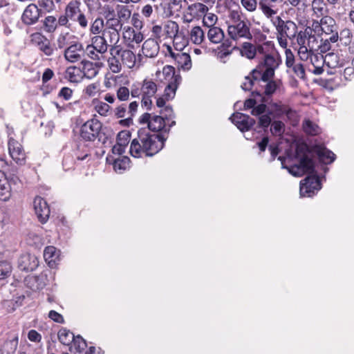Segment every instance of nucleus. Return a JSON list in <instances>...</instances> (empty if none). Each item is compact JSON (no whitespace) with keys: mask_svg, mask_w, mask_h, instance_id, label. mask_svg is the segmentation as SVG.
<instances>
[{"mask_svg":"<svg viewBox=\"0 0 354 354\" xmlns=\"http://www.w3.org/2000/svg\"><path fill=\"white\" fill-rule=\"evenodd\" d=\"M166 140L162 135L151 134L148 129L142 128L131 142L130 153L135 158H140L142 154L153 156L164 147Z\"/></svg>","mask_w":354,"mask_h":354,"instance_id":"obj_1","label":"nucleus"},{"mask_svg":"<svg viewBox=\"0 0 354 354\" xmlns=\"http://www.w3.org/2000/svg\"><path fill=\"white\" fill-rule=\"evenodd\" d=\"M250 109L251 115L258 117V127L266 130L272 122V112L267 111L265 97L261 92L252 91L250 97L245 100L243 110Z\"/></svg>","mask_w":354,"mask_h":354,"instance_id":"obj_2","label":"nucleus"},{"mask_svg":"<svg viewBox=\"0 0 354 354\" xmlns=\"http://www.w3.org/2000/svg\"><path fill=\"white\" fill-rule=\"evenodd\" d=\"M295 158L299 161L297 165L290 167L283 165L284 158L279 156L278 159L281 162L282 168H286L294 176H301L305 173L314 171V160L312 158L311 150L307 144L302 142L297 145Z\"/></svg>","mask_w":354,"mask_h":354,"instance_id":"obj_3","label":"nucleus"},{"mask_svg":"<svg viewBox=\"0 0 354 354\" xmlns=\"http://www.w3.org/2000/svg\"><path fill=\"white\" fill-rule=\"evenodd\" d=\"M102 124L96 118L86 121L80 129V136L85 141H94L97 138L99 142L104 144L107 137L102 132Z\"/></svg>","mask_w":354,"mask_h":354,"instance_id":"obj_4","label":"nucleus"},{"mask_svg":"<svg viewBox=\"0 0 354 354\" xmlns=\"http://www.w3.org/2000/svg\"><path fill=\"white\" fill-rule=\"evenodd\" d=\"M140 124H147L148 130L153 132H165L169 133L170 129L176 125V121L172 120L170 123H167L164 118L160 115L151 114L145 113L138 120Z\"/></svg>","mask_w":354,"mask_h":354,"instance_id":"obj_5","label":"nucleus"},{"mask_svg":"<svg viewBox=\"0 0 354 354\" xmlns=\"http://www.w3.org/2000/svg\"><path fill=\"white\" fill-rule=\"evenodd\" d=\"M81 3L77 0L71 1L66 6L64 12L70 20L78 23L82 28L88 26V20L84 13L80 10Z\"/></svg>","mask_w":354,"mask_h":354,"instance_id":"obj_6","label":"nucleus"},{"mask_svg":"<svg viewBox=\"0 0 354 354\" xmlns=\"http://www.w3.org/2000/svg\"><path fill=\"white\" fill-rule=\"evenodd\" d=\"M138 107V103L136 101L131 102L128 108L126 104H122L115 109V116L117 118H124L120 121V124L123 126L129 127L133 123L132 118L137 112Z\"/></svg>","mask_w":354,"mask_h":354,"instance_id":"obj_7","label":"nucleus"},{"mask_svg":"<svg viewBox=\"0 0 354 354\" xmlns=\"http://www.w3.org/2000/svg\"><path fill=\"white\" fill-rule=\"evenodd\" d=\"M271 21L278 35L282 37L287 36L290 39L297 35L298 28L295 22L290 20L284 21L279 16L273 18Z\"/></svg>","mask_w":354,"mask_h":354,"instance_id":"obj_8","label":"nucleus"},{"mask_svg":"<svg viewBox=\"0 0 354 354\" xmlns=\"http://www.w3.org/2000/svg\"><path fill=\"white\" fill-rule=\"evenodd\" d=\"M308 176L300 183V195L301 196H311L321 189V182L317 176L315 169L313 173H308Z\"/></svg>","mask_w":354,"mask_h":354,"instance_id":"obj_9","label":"nucleus"},{"mask_svg":"<svg viewBox=\"0 0 354 354\" xmlns=\"http://www.w3.org/2000/svg\"><path fill=\"white\" fill-rule=\"evenodd\" d=\"M227 33L230 37L234 41L240 39H251L252 38L250 24L248 21L230 24L227 27Z\"/></svg>","mask_w":354,"mask_h":354,"instance_id":"obj_10","label":"nucleus"},{"mask_svg":"<svg viewBox=\"0 0 354 354\" xmlns=\"http://www.w3.org/2000/svg\"><path fill=\"white\" fill-rule=\"evenodd\" d=\"M30 42L37 46L40 52L46 56L53 55L56 48L50 41L40 32H34L30 35Z\"/></svg>","mask_w":354,"mask_h":354,"instance_id":"obj_11","label":"nucleus"},{"mask_svg":"<svg viewBox=\"0 0 354 354\" xmlns=\"http://www.w3.org/2000/svg\"><path fill=\"white\" fill-rule=\"evenodd\" d=\"M265 69L261 65H259L256 68L253 69L248 75L245 77V80L241 84V88L244 91H250L255 82H268L271 80V77H264Z\"/></svg>","mask_w":354,"mask_h":354,"instance_id":"obj_12","label":"nucleus"},{"mask_svg":"<svg viewBox=\"0 0 354 354\" xmlns=\"http://www.w3.org/2000/svg\"><path fill=\"white\" fill-rule=\"evenodd\" d=\"M142 99L141 101L142 106L147 110L151 109L152 105L151 97L157 92V85L152 80H145L141 86Z\"/></svg>","mask_w":354,"mask_h":354,"instance_id":"obj_13","label":"nucleus"},{"mask_svg":"<svg viewBox=\"0 0 354 354\" xmlns=\"http://www.w3.org/2000/svg\"><path fill=\"white\" fill-rule=\"evenodd\" d=\"M320 27L322 33L325 37L330 35L331 41H337L339 39L337 26L333 18L329 16H324L321 19Z\"/></svg>","mask_w":354,"mask_h":354,"instance_id":"obj_14","label":"nucleus"},{"mask_svg":"<svg viewBox=\"0 0 354 354\" xmlns=\"http://www.w3.org/2000/svg\"><path fill=\"white\" fill-rule=\"evenodd\" d=\"M232 123L242 132L250 130L256 124V120L247 114L236 112L230 117Z\"/></svg>","mask_w":354,"mask_h":354,"instance_id":"obj_15","label":"nucleus"},{"mask_svg":"<svg viewBox=\"0 0 354 354\" xmlns=\"http://www.w3.org/2000/svg\"><path fill=\"white\" fill-rule=\"evenodd\" d=\"M8 150L17 164L24 165L26 163V156L22 145L12 138H10L8 141Z\"/></svg>","mask_w":354,"mask_h":354,"instance_id":"obj_16","label":"nucleus"},{"mask_svg":"<svg viewBox=\"0 0 354 354\" xmlns=\"http://www.w3.org/2000/svg\"><path fill=\"white\" fill-rule=\"evenodd\" d=\"M110 54L118 55L120 57L121 62L122 64L127 66L128 68H131L136 64V55L133 51L128 49H122L120 46H114L109 49Z\"/></svg>","mask_w":354,"mask_h":354,"instance_id":"obj_17","label":"nucleus"},{"mask_svg":"<svg viewBox=\"0 0 354 354\" xmlns=\"http://www.w3.org/2000/svg\"><path fill=\"white\" fill-rule=\"evenodd\" d=\"M41 10L35 3L29 4L21 15L22 22L28 26L36 24L41 16Z\"/></svg>","mask_w":354,"mask_h":354,"instance_id":"obj_18","label":"nucleus"},{"mask_svg":"<svg viewBox=\"0 0 354 354\" xmlns=\"http://www.w3.org/2000/svg\"><path fill=\"white\" fill-rule=\"evenodd\" d=\"M33 207L38 220L41 223H45L50 216V208L47 202L41 197L37 196L33 201Z\"/></svg>","mask_w":354,"mask_h":354,"instance_id":"obj_19","label":"nucleus"},{"mask_svg":"<svg viewBox=\"0 0 354 354\" xmlns=\"http://www.w3.org/2000/svg\"><path fill=\"white\" fill-rule=\"evenodd\" d=\"M82 53V44L80 42H75L65 48L64 56L68 62L75 63L81 59Z\"/></svg>","mask_w":354,"mask_h":354,"instance_id":"obj_20","label":"nucleus"},{"mask_svg":"<svg viewBox=\"0 0 354 354\" xmlns=\"http://www.w3.org/2000/svg\"><path fill=\"white\" fill-rule=\"evenodd\" d=\"M39 266V261L35 255L30 254H22L18 262V266L20 270L26 272H32Z\"/></svg>","mask_w":354,"mask_h":354,"instance_id":"obj_21","label":"nucleus"},{"mask_svg":"<svg viewBox=\"0 0 354 354\" xmlns=\"http://www.w3.org/2000/svg\"><path fill=\"white\" fill-rule=\"evenodd\" d=\"M265 69L264 77H271L274 75V71L279 66V60L273 55H265L263 62L259 64Z\"/></svg>","mask_w":354,"mask_h":354,"instance_id":"obj_22","label":"nucleus"},{"mask_svg":"<svg viewBox=\"0 0 354 354\" xmlns=\"http://www.w3.org/2000/svg\"><path fill=\"white\" fill-rule=\"evenodd\" d=\"M319 160L324 164H330L335 159V154L324 146L317 145L313 149Z\"/></svg>","mask_w":354,"mask_h":354,"instance_id":"obj_23","label":"nucleus"},{"mask_svg":"<svg viewBox=\"0 0 354 354\" xmlns=\"http://www.w3.org/2000/svg\"><path fill=\"white\" fill-rule=\"evenodd\" d=\"M159 44L155 39H148L142 44V52L145 57H155L159 52Z\"/></svg>","mask_w":354,"mask_h":354,"instance_id":"obj_24","label":"nucleus"},{"mask_svg":"<svg viewBox=\"0 0 354 354\" xmlns=\"http://www.w3.org/2000/svg\"><path fill=\"white\" fill-rule=\"evenodd\" d=\"M81 71L83 78L87 79L94 78L99 73L97 64L88 60H83L81 62Z\"/></svg>","mask_w":354,"mask_h":354,"instance_id":"obj_25","label":"nucleus"},{"mask_svg":"<svg viewBox=\"0 0 354 354\" xmlns=\"http://www.w3.org/2000/svg\"><path fill=\"white\" fill-rule=\"evenodd\" d=\"M94 48L100 53L101 55L106 53L108 50H109L110 44L102 35H95L91 38V44Z\"/></svg>","mask_w":354,"mask_h":354,"instance_id":"obj_26","label":"nucleus"},{"mask_svg":"<svg viewBox=\"0 0 354 354\" xmlns=\"http://www.w3.org/2000/svg\"><path fill=\"white\" fill-rule=\"evenodd\" d=\"M123 37L124 40L129 42H135L136 44H140L144 39L143 34L140 31L136 30L130 26H125L124 28Z\"/></svg>","mask_w":354,"mask_h":354,"instance_id":"obj_27","label":"nucleus"},{"mask_svg":"<svg viewBox=\"0 0 354 354\" xmlns=\"http://www.w3.org/2000/svg\"><path fill=\"white\" fill-rule=\"evenodd\" d=\"M44 257L50 267H54L59 261V250L54 246H47L44 251Z\"/></svg>","mask_w":354,"mask_h":354,"instance_id":"obj_28","label":"nucleus"},{"mask_svg":"<svg viewBox=\"0 0 354 354\" xmlns=\"http://www.w3.org/2000/svg\"><path fill=\"white\" fill-rule=\"evenodd\" d=\"M65 78L72 83H78L83 80L81 67L68 66L65 71Z\"/></svg>","mask_w":354,"mask_h":354,"instance_id":"obj_29","label":"nucleus"},{"mask_svg":"<svg viewBox=\"0 0 354 354\" xmlns=\"http://www.w3.org/2000/svg\"><path fill=\"white\" fill-rule=\"evenodd\" d=\"M315 41L316 37L314 35H310L308 36V43L307 44V46H303L299 48L298 55L302 61L308 60L310 58L311 55H314L313 53L314 46H311L310 43Z\"/></svg>","mask_w":354,"mask_h":354,"instance_id":"obj_30","label":"nucleus"},{"mask_svg":"<svg viewBox=\"0 0 354 354\" xmlns=\"http://www.w3.org/2000/svg\"><path fill=\"white\" fill-rule=\"evenodd\" d=\"M120 32L119 31H115L113 29H110L108 28H104L102 36L104 37V38H106V41H108V43L110 44V48L113 46H119L120 45H117V44L120 41Z\"/></svg>","mask_w":354,"mask_h":354,"instance_id":"obj_31","label":"nucleus"},{"mask_svg":"<svg viewBox=\"0 0 354 354\" xmlns=\"http://www.w3.org/2000/svg\"><path fill=\"white\" fill-rule=\"evenodd\" d=\"M310 62L314 67V69L310 71L315 75H321L324 72L323 66L325 64L324 56L322 55H311Z\"/></svg>","mask_w":354,"mask_h":354,"instance_id":"obj_32","label":"nucleus"},{"mask_svg":"<svg viewBox=\"0 0 354 354\" xmlns=\"http://www.w3.org/2000/svg\"><path fill=\"white\" fill-rule=\"evenodd\" d=\"M224 32L218 27H211L207 32V37L213 44H218L224 39Z\"/></svg>","mask_w":354,"mask_h":354,"instance_id":"obj_33","label":"nucleus"},{"mask_svg":"<svg viewBox=\"0 0 354 354\" xmlns=\"http://www.w3.org/2000/svg\"><path fill=\"white\" fill-rule=\"evenodd\" d=\"M59 341L64 345L69 346L71 344L75 335L66 328H61L57 333Z\"/></svg>","mask_w":354,"mask_h":354,"instance_id":"obj_34","label":"nucleus"},{"mask_svg":"<svg viewBox=\"0 0 354 354\" xmlns=\"http://www.w3.org/2000/svg\"><path fill=\"white\" fill-rule=\"evenodd\" d=\"M304 131L310 136H317L321 133L319 127L310 120H305L302 124Z\"/></svg>","mask_w":354,"mask_h":354,"instance_id":"obj_35","label":"nucleus"},{"mask_svg":"<svg viewBox=\"0 0 354 354\" xmlns=\"http://www.w3.org/2000/svg\"><path fill=\"white\" fill-rule=\"evenodd\" d=\"M270 106L272 109V116L274 118H280L285 115L289 105L279 102L271 103Z\"/></svg>","mask_w":354,"mask_h":354,"instance_id":"obj_36","label":"nucleus"},{"mask_svg":"<svg viewBox=\"0 0 354 354\" xmlns=\"http://www.w3.org/2000/svg\"><path fill=\"white\" fill-rule=\"evenodd\" d=\"M71 344L72 345L70 347V351H75L79 354H80L87 347L86 340L84 339L80 335L75 337Z\"/></svg>","mask_w":354,"mask_h":354,"instance_id":"obj_37","label":"nucleus"},{"mask_svg":"<svg viewBox=\"0 0 354 354\" xmlns=\"http://www.w3.org/2000/svg\"><path fill=\"white\" fill-rule=\"evenodd\" d=\"M131 15V10L124 5H117L116 6V17L124 24L127 21Z\"/></svg>","mask_w":354,"mask_h":354,"instance_id":"obj_38","label":"nucleus"},{"mask_svg":"<svg viewBox=\"0 0 354 354\" xmlns=\"http://www.w3.org/2000/svg\"><path fill=\"white\" fill-rule=\"evenodd\" d=\"M162 73L165 76V80L167 81L168 83L169 82H173L176 79V82H180V75L178 74H176L175 68L171 66L167 65L164 66L162 69Z\"/></svg>","mask_w":354,"mask_h":354,"instance_id":"obj_39","label":"nucleus"},{"mask_svg":"<svg viewBox=\"0 0 354 354\" xmlns=\"http://www.w3.org/2000/svg\"><path fill=\"white\" fill-rule=\"evenodd\" d=\"M205 39V33L200 26H194L190 32V39L195 44H201Z\"/></svg>","mask_w":354,"mask_h":354,"instance_id":"obj_40","label":"nucleus"},{"mask_svg":"<svg viewBox=\"0 0 354 354\" xmlns=\"http://www.w3.org/2000/svg\"><path fill=\"white\" fill-rule=\"evenodd\" d=\"M168 50H169L171 55L174 57L178 62L180 63L184 62V64L182 65L183 68L189 69L191 67V59L188 54L183 53L175 55V53L171 51V48L170 46H168Z\"/></svg>","mask_w":354,"mask_h":354,"instance_id":"obj_41","label":"nucleus"},{"mask_svg":"<svg viewBox=\"0 0 354 354\" xmlns=\"http://www.w3.org/2000/svg\"><path fill=\"white\" fill-rule=\"evenodd\" d=\"M178 24L174 21H169L164 26V32L167 37L175 38L178 32Z\"/></svg>","mask_w":354,"mask_h":354,"instance_id":"obj_42","label":"nucleus"},{"mask_svg":"<svg viewBox=\"0 0 354 354\" xmlns=\"http://www.w3.org/2000/svg\"><path fill=\"white\" fill-rule=\"evenodd\" d=\"M187 9L199 16L205 15L209 10L208 7L204 3L198 1L188 6Z\"/></svg>","mask_w":354,"mask_h":354,"instance_id":"obj_43","label":"nucleus"},{"mask_svg":"<svg viewBox=\"0 0 354 354\" xmlns=\"http://www.w3.org/2000/svg\"><path fill=\"white\" fill-rule=\"evenodd\" d=\"M99 13L105 21L107 19L116 17V8L115 9L113 6L110 4H104L100 8Z\"/></svg>","mask_w":354,"mask_h":354,"instance_id":"obj_44","label":"nucleus"},{"mask_svg":"<svg viewBox=\"0 0 354 354\" xmlns=\"http://www.w3.org/2000/svg\"><path fill=\"white\" fill-rule=\"evenodd\" d=\"M241 54L248 59H253L257 54L256 46L251 43L244 42L241 49Z\"/></svg>","mask_w":354,"mask_h":354,"instance_id":"obj_45","label":"nucleus"},{"mask_svg":"<svg viewBox=\"0 0 354 354\" xmlns=\"http://www.w3.org/2000/svg\"><path fill=\"white\" fill-rule=\"evenodd\" d=\"M180 82H176V79L173 82L167 83L165 88L163 96L166 100H170L173 99L176 95V91Z\"/></svg>","mask_w":354,"mask_h":354,"instance_id":"obj_46","label":"nucleus"},{"mask_svg":"<svg viewBox=\"0 0 354 354\" xmlns=\"http://www.w3.org/2000/svg\"><path fill=\"white\" fill-rule=\"evenodd\" d=\"M130 159L127 156H123L113 162V169L115 171L122 173L129 166Z\"/></svg>","mask_w":354,"mask_h":354,"instance_id":"obj_47","label":"nucleus"},{"mask_svg":"<svg viewBox=\"0 0 354 354\" xmlns=\"http://www.w3.org/2000/svg\"><path fill=\"white\" fill-rule=\"evenodd\" d=\"M111 57L108 59L107 62L109 69L114 73H118L122 70V64L117 57L118 55L110 54Z\"/></svg>","mask_w":354,"mask_h":354,"instance_id":"obj_48","label":"nucleus"},{"mask_svg":"<svg viewBox=\"0 0 354 354\" xmlns=\"http://www.w3.org/2000/svg\"><path fill=\"white\" fill-rule=\"evenodd\" d=\"M105 28L104 20L102 17L96 18L90 27V32L95 35H98Z\"/></svg>","mask_w":354,"mask_h":354,"instance_id":"obj_49","label":"nucleus"},{"mask_svg":"<svg viewBox=\"0 0 354 354\" xmlns=\"http://www.w3.org/2000/svg\"><path fill=\"white\" fill-rule=\"evenodd\" d=\"M324 64L330 68H335L341 66L338 56L333 53H329L324 57Z\"/></svg>","mask_w":354,"mask_h":354,"instance_id":"obj_50","label":"nucleus"},{"mask_svg":"<svg viewBox=\"0 0 354 354\" xmlns=\"http://www.w3.org/2000/svg\"><path fill=\"white\" fill-rule=\"evenodd\" d=\"M94 109L102 116H106L111 109V106L106 102L93 100Z\"/></svg>","mask_w":354,"mask_h":354,"instance_id":"obj_51","label":"nucleus"},{"mask_svg":"<svg viewBox=\"0 0 354 354\" xmlns=\"http://www.w3.org/2000/svg\"><path fill=\"white\" fill-rule=\"evenodd\" d=\"M270 126V131L273 136H280L284 133L285 124L280 120H274Z\"/></svg>","mask_w":354,"mask_h":354,"instance_id":"obj_52","label":"nucleus"},{"mask_svg":"<svg viewBox=\"0 0 354 354\" xmlns=\"http://www.w3.org/2000/svg\"><path fill=\"white\" fill-rule=\"evenodd\" d=\"M44 26L46 32H53L57 26V19L53 16H48L44 21Z\"/></svg>","mask_w":354,"mask_h":354,"instance_id":"obj_53","label":"nucleus"},{"mask_svg":"<svg viewBox=\"0 0 354 354\" xmlns=\"http://www.w3.org/2000/svg\"><path fill=\"white\" fill-rule=\"evenodd\" d=\"M159 115L162 116L167 123H170L171 121L174 120L175 115L170 105L165 106L164 108L160 109Z\"/></svg>","mask_w":354,"mask_h":354,"instance_id":"obj_54","label":"nucleus"},{"mask_svg":"<svg viewBox=\"0 0 354 354\" xmlns=\"http://www.w3.org/2000/svg\"><path fill=\"white\" fill-rule=\"evenodd\" d=\"M105 28L113 29L115 31L120 32L122 29L123 23L116 17H112L111 19H107L104 21Z\"/></svg>","mask_w":354,"mask_h":354,"instance_id":"obj_55","label":"nucleus"},{"mask_svg":"<svg viewBox=\"0 0 354 354\" xmlns=\"http://www.w3.org/2000/svg\"><path fill=\"white\" fill-rule=\"evenodd\" d=\"M284 115L286 116L287 119L293 126L297 125L299 121V117L297 112L295 109H292L290 106L286 110Z\"/></svg>","mask_w":354,"mask_h":354,"instance_id":"obj_56","label":"nucleus"},{"mask_svg":"<svg viewBox=\"0 0 354 354\" xmlns=\"http://www.w3.org/2000/svg\"><path fill=\"white\" fill-rule=\"evenodd\" d=\"M130 138L131 133L129 131H122L117 136V143L126 147L129 142Z\"/></svg>","mask_w":354,"mask_h":354,"instance_id":"obj_57","label":"nucleus"},{"mask_svg":"<svg viewBox=\"0 0 354 354\" xmlns=\"http://www.w3.org/2000/svg\"><path fill=\"white\" fill-rule=\"evenodd\" d=\"M266 82V84L265 85V90L263 92V93L266 95H272L279 86V83L274 80H269L268 82Z\"/></svg>","mask_w":354,"mask_h":354,"instance_id":"obj_58","label":"nucleus"},{"mask_svg":"<svg viewBox=\"0 0 354 354\" xmlns=\"http://www.w3.org/2000/svg\"><path fill=\"white\" fill-rule=\"evenodd\" d=\"M12 270V266L10 263L7 261L0 262V279L8 277Z\"/></svg>","mask_w":354,"mask_h":354,"instance_id":"obj_59","label":"nucleus"},{"mask_svg":"<svg viewBox=\"0 0 354 354\" xmlns=\"http://www.w3.org/2000/svg\"><path fill=\"white\" fill-rule=\"evenodd\" d=\"M321 41V44L318 46V48L322 53H325L329 51L332 48L331 44L337 42L331 41L330 40V35L326 36L325 38H322Z\"/></svg>","mask_w":354,"mask_h":354,"instance_id":"obj_60","label":"nucleus"},{"mask_svg":"<svg viewBox=\"0 0 354 354\" xmlns=\"http://www.w3.org/2000/svg\"><path fill=\"white\" fill-rule=\"evenodd\" d=\"M312 6L314 12L317 16H322L324 15L326 6L324 3V0H313Z\"/></svg>","mask_w":354,"mask_h":354,"instance_id":"obj_61","label":"nucleus"},{"mask_svg":"<svg viewBox=\"0 0 354 354\" xmlns=\"http://www.w3.org/2000/svg\"><path fill=\"white\" fill-rule=\"evenodd\" d=\"M117 98L120 101H127L129 98L130 91L126 86H120L116 91Z\"/></svg>","mask_w":354,"mask_h":354,"instance_id":"obj_62","label":"nucleus"},{"mask_svg":"<svg viewBox=\"0 0 354 354\" xmlns=\"http://www.w3.org/2000/svg\"><path fill=\"white\" fill-rule=\"evenodd\" d=\"M73 95V89L67 86H64L58 92L57 97L66 101H68L72 98Z\"/></svg>","mask_w":354,"mask_h":354,"instance_id":"obj_63","label":"nucleus"},{"mask_svg":"<svg viewBox=\"0 0 354 354\" xmlns=\"http://www.w3.org/2000/svg\"><path fill=\"white\" fill-rule=\"evenodd\" d=\"M241 6L248 12H253L257 8V0H240Z\"/></svg>","mask_w":354,"mask_h":354,"instance_id":"obj_64","label":"nucleus"}]
</instances>
